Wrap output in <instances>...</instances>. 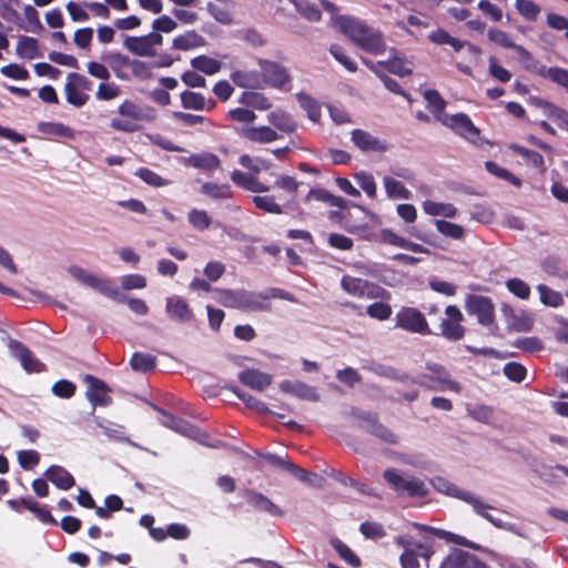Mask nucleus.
I'll return each mask as SVG.
<instances>
[{
	"label": "nucleus",
	"instance_id": "29",
	"mask_svg": "<svg viewBox=\"0 0 568 568\" xmlns=\"http://www.w3.org/2000/svg\"><path fill=\"white\" fill-rule=\"evenodd\" d=\"M184 163L203 171H214L220 166L219 158L211 153L191 155L184 160Z\"/></svg>",
	"mask_w": 568,
	"mask_h": 568
},
{
	"label": "nucleus",
	"instance_id": "28",
	"mask_svg": "<svg viewBox=\"0 0 568 568\" xmlns=\"http://www.w3.org/2000/svg\"><path fill=\"white\" fill-rule=\"evenodd\" d=\"M240 103L247 108H252L258 111H266L272 108V103L263 93L254 91H245L240 97Z\"/></svg>",
	"mask_w": 568,
	"mask_h": 568
},
{
	"label": "nucleus",
	"instance_id": "30",
	"mask_svg": "<svg viewBox=\"0 0 568 568\" xmlns=\"http://www.w3.org/2000/svg\"><path fill=\"white\" fill-rule=\"evenodd\" d=\"M383 184L385 187V192L389 199L407 200L410 197V192L404 185V183L392 178V176H388V175L384 176Z\"/></svg>",
	"mask_w": 568,
	"mask_h": 568
},
{
	"label": "nucleus",
	"instance_id": "39",
	"mask_svg": "<svg viewBox=\"0 0 568 568\" xmlns=\"http://www.w3.org/2000/svg\"><path fill=\"white\" fill-rule=\"evenodd\" d=\"M296 98L301 106L307 112L310 120L318 122L321 119V105L318 102L306 93H298Z\"/></svg>",
	"mask_w": 568,
	"mask_h": 568
},
{
	"label": "nucleus",
	"instance_id": "54",
	"mask_svg": "<svg viewBox=\"0 0 568 568\" xmlns=\"http://www.w3.org/2000/svg\"><path fill=\"white\" fill-rule=\"evenodd\" d=\"M189 222L192 224L193 227L204 231L209 229L211 225V219L207 215V213L203 210H192L189 213Z\"/></svg>",
	"mask_w": 568,
	"mask_h": 568
},
{
	"label": "nucleus",
	"instance_id": "26",
	"mask_svg": "<svg viewBox=\"0 0 568 568\" xmlns=\"http://www.w3.org/2000/svg\"><path fill=\"white\" fill-rule=\"evenodd\" d=\"M231 179L235 184L251 192L263 193L268 191V186L260 182L255 176L243 173L241 171H234L231 175Z\"/></svg>",
	"mask_w": 568,
	"mask_h": 568
},
{
	"label": "nucleus",
	"instance_id": "25",
	"mask_svg": "<svg viewBox=\"0 0 568 568\" xmlns=\"http://www.w3.org/2000/svg\"><path fill=\"white\" fill-rule=\"evenodd\" d=\"M267 121L277 130L284 133H292L296 130L297 124L293 118L283 110H275L267 114Z\"/></svg>",
	"mask_w": 568,
	"mask_h": 568
},
{
	"label": "nucleus",
	"instance_id": "27",
	"mask_svg": "<svg viewBox=\"0 0 568 568\" xmlns=\"http://www.w3.org/2000/svg\"><path fill=\"white\" fill-rule=\"evenodd\" d=\"M393 57L388 60L379 61L378 64L388 70L389 72L405 77L412 73L410 63L403 57H399L395 50H392Z\"/></svg>",
	"mask_w": 568,
	"mask_h": 568
},
{
	"label": "nucleus",
	"instance_id": "12",
	"mask_svg": "<svg viewBox=\"0 0 568 568\" xmlns=\"http://www.w3.org/2000/svg\"><path fill=\"white\" fill-rule=\"evenodd\" d=\"M446 320L440 323L442 335L450 341H458L464 337L465 328L460 325L464 316L456 306H447L445 310Z\"/></svg>",
	"mask_w": 568,
	"mask_h": 568
},
{
	"label": "nucleus",
	"instance_id": "5",
	"mask_svg": "<svg viewBox=\"0 0 568 568\" xmlns=\"http://www.w3.org/2000/svg\"><path fill=\"white\" fill-rule=\"evenodd\" d=\"M396 542L404 548V552L400 556L403 568H418L422 561L427 565L433 555L430 547L415 544L409 538L399 537L396 539Z\"/></svg>",
	"mask_w": 568,
	"mask_h": 568
},
{
	"label": "nucleus",
	"instance_id": "63",
	"mask_svg": "<svg viewBox=\"0 0 568 568\" xmlns=\"http://www.w3.org/2000/svg\"><path fill=\"white\" fill-rule=\"evenodd\" d=\"M488 38L491 42L503 47L513 49L515 47V42L511 41L508 33L498 29H490L488 31Z\"/></svg>",
	"mask_w": 568,
	"mask_h": 568
},
{
	"label": "nucleus",
	"instance_id": "17",
	"mask_svg": "<svg viewBox=\"0 0 568 568\" xmlns=\"http://www.w3.org/2000/svg\"><path fill=\"white\" fill-rule=\"evenodd\" d=\"M282 392L292 394L300 399L318 402L321 396L317 389L300 381H284L280 383Z\"/></svg>",
	"mask_w": 568,
	"mask_h": 568
},
{
	"label": "nucleus",
	"instance_id": "11",
	"mask_svg": "<svg viewBox=\"0 0 568 568\" xmlns=\"http://www.w3.org/2000/svg\"><path fill=\"white\" fill-rule=\"evenodd\" d=\"M397 326L418 334H429V327L425 316L417 310L407 307L399 311L396 315Z\"/></svg>",
	"mask_w": 568,
	"mask_h": 568
},
{
	"label": "nucleus",
	"instance_id": "19",
	"mask_svg": "<svg viewBox=\"0 0 568 568\" xmlns=\"http://www.w3.org/2000/svg\"><path fill=\"white\" fill-rule=\"evenodd\" d=\"M241 135L251 142L267 144L276 141L280 135L271 126H245L241 130Z\"/></svg>",
	"mask_w": 568,
	"mask_h": 568
},
{
	"label": "nucleus",
	"instance_id": "43",
	"mask_svg": "<svg viewBox=\"0 0 568 568\" xmlns=\"http://www.w3.org/2000/svg\"><path fill=\"white\" fill-rule=\"evenodd\" d=\"M293 3L297 11L308 21L317 22L321 20L322 13L315 4L306 0H293Z\"/></svg>",
	"mask_w": 568,
	"mask_h": 568
},
{
	"label": "nucleus",
	"instance_id": "64",
	"mask_svg": "<svg viewBox=\"0 0 568 568\" xmlns=\"http://www.w3.org/2000/svg\"><path fill=\"white\" fill-rule=\"evenodd\" d=\"M331 54L343 64L348 71L355 72L357 70V65L354 61H352L344 52V50L337 45L333 44L329 48Z\"/></svg>",
	"mask_w": 568,
	"mask_h": 568
},
{
	"label": "nucleus",
	"instance_id": "8",
	"mask_svg": "<svg viewBox=\"0 0 568 568\" xmlns=\"http://www.w3.org/2000/svg\"><path fill=\"white\" fill-rule=\"evenodd\" d=\"M68 272L78 282L88 285L109 297L114 298L119 294L118 290L113 287L109 280L98 277L80 266H70Z\"/></svg>",
	"mask_w": 568,
	"mask_h": 568
},
{
	"label": "nucleus",
	"instance_id": "55",
	"mask_svg": "<svg viewBox=\"0 0 568 568\" xmlns=\"http://www.w3.org/2000/svg\"><path fill=\"white\" fill-rule=\"evenodd\" d=\"M355 180L368 196L374 197L376 195L377 185L373 175L366 172H359L355 174Z\"/></svg>",
	"mask_w": 568,
	"mask_h": 568
},
{
	"label": "nucleus",
	"instance_id": "35",
	"mask_svg": "<svg viewBox=\"0 0 568 568\" xmlns=\"http://www.w3.org/2000/svg\"><path fill=\"white\" fill-rule=\"evenodd\" d=\"M420 529L425 530V531H429L434 535H436L437 537L442 538V539H446L450 542H454V544H457V545H462V546H466L468 548H471V549H478L479 546L471 542V541H468L466 538L459 536V535H455L453 532H449V531H446V530H442V529H438V528H434V527H428V526H418Z\"/></svg>",
	"mask_w": 568,
	"mask_h": 568
},
{
	"label": "nucleus",
	"instance_id": "42",
	"mask_svg": "<svg viewBox=\"0 0 568 568\" xmlns=\"http://www.w3.org/2000/svg\"><path fill=\"white\" fill-rule=\"evenodd\" d=\"M514 152L518 153L523 158L527 160V163L532 165L534 168L539 169L541 172H545L544 158L541 154L536 151L528 150L518 144H511L509 146Z\"/></svg>",
	"mask_w": 568,
	"mask_h": 568
},
{
	"label": "nucleus",
	"instance_id": "13",
	"mask_svg": "<svg viewBox=\"0 0 568 568\" xmlns=\"http://www.w3.org/2000/svg\"><path fill=\"white\" fill-rule=\"evenodd\" d=\"M258 65L264 81L273 88L282 89L291 81L287 70L276 62L260 59Z\"/></svg>",
	"mask_w": 568,
	"mask_h": 568
},
{
	"label": "nucleus",
	"instance_id": "57",
	"mask_svg": "<svg viewBox=\"0 0 568 568\" xmlns=\"http://www.w3.org/2000/svg\"><path fill=\"white\" fill-rule=\"evenodd\" d=\"M229 118L233 121L241 123H252L256 119L254 111L243 105L241 108L231 109L227 113Z\"/></svg>",
	"mask_w": 568,
	"mask_h": 568
},
{
	"label": "nucleus",
	"instance_id": "1",
	"mask_svg": "<svg viewBox=\"0 0 568 568\" xmlns=\"http://www.w3.org/2000/svg\"><path fill=\"white\" fill-rule=\"evenodd\" d=\"M336 23L338 29L362 50L376 55L386 51V42L379 30L358 19L344 16L337 17Z\"/></svg>",
	"mask_w": 568,
	"mask_h": 568
},
{
	"label": "nucleus",
	"instance_id": "7",
	"mask_svg": "<svg viewBox=\"0 0 568 568\" xmlns=\"http://www.w3.org/2000/svg\"><path fill=\"white\" fill-rule=\"evenodd\" d=\"M163 42V37L158 32H151L143 37H125L123 45L138 57H154L156 48Z\"/></svg>",
	"mask_w": 568,
	"mask_h": 568
},
{
	"label": "nucleus",
	"instance_id": "47",
	"mask_svg": "<svg viewBox=\"0 0 568 568\" xmlns=\"http://www.w3.org/2000/svg\"><path fill=\"white\" fill-rule=\"evenodd\" d=\"M332 546L338 555L353 567H359V558L352 551V549L338 539L332 540Z\"/></svg>",
	"mask_w": 568,
	"mask_h": 568
},
{
	"label": "nucleus",
	"instance_id": "37",
	"mask_svg": "<svg viewBox=\"0 0 568 568\" xmlns=\"http://www.w3.org/2000/svg\"><path fill=\"white\" fill-rule=\"evenodd\" d=\"M536 288L540 295V302L544 305L550 306V307H559L560 305H562L564 297L559 292H557L544 284L537 285Z\"/></svg>",
	"mask_w": 568,
	"mask_h": 568
},
{
	"label": "nucleus",
	"instance_id": "58",
	"mask_svg": "<svg viewBox=\"0 0 568 568\" xmlns=\"http://www.w3.org/2000/svg\"><path fill=\"white\" fill-rule=\"evenodd\" d=\"M275 186L290 195H295L300 187V182L290 175H278L275 180Z\"/></svg>",
	"mask_w": 568,
	"mask_h": 568
},
{
	"label": "nucleus",
	"instance_id": "49",
	"mask_svg": "<svg viewBox=\"0 0 568 568\" xmlns=\"http://www.w3.org/2000/svg\"><path fill=\"white\" fill-rule=\"evenodd\" d=\"M120 92L119 85L104 81L99 84L95 97L98 100L110 101L116 99Z\"/></svg>",
	"mask_w": 568,
	"mask_h": 568
},
{
	"label": "nucleus",
	"instance_id": "23",
	"mask_svg": "<svg viewBox=\"0 0 568 568\" xmlns=\"http://www.w3.org/2000/svg\"><path fill=\"white\" fill-rule=\"evenodd\" d=\"M422 207L424 212L430 216H443L453 219L457 215V207L452 203L436 202L426 200L423 202Z\"/></svg>",
	"mask_w": 568,
	"mask_h": 568
},
{
	"label": "nucleus",
	"instance_id": "34",
	"mask_svg": "<svg viewBox=\"0 0 568 568\" xmlns=\"http://www.w3.org/2000/svg\"><path fill=\"white\" fill-rule=\"evenodd\" d=\"M537 73L546 79H549L550 81L557 83L558 85H561L566 89H568V70L552 67V68H546L541 65Z\"/></svg>",
	"mask_w": 568,
	"mask_h": 568
},
{
	"label": "nucleus",
	"instance_id": "53",
	"mask_svg": "<svg viewBox=\"0 0 568 568\" xmlns=\"http://www.w3.org/2000/svg\"><path fill=\"white\" fill-rule=\"evenodd\" d=\"M251 503L258 509L267 511L273 516H281L282 510L273 504L270 499L265 498L260 494H254L251 497Z\"/></svg>",
	"mask_w": 568,
	"mask_h": 568
},
{
	"label": "nucleus",
	"instance_id": "14",
	"mask_svg": "<svg viewBox=\"0 0 568 568\" xmlns=\"http://www.w3.org/2000/svg\"><path fill=\"white\" fill-rule=\"evenodd\" d=\"M434 488L447 496H452L458 499H462L473 506L474 509H480L483 505L480 504V499L473 496L470 493L465 491L454 485L453 483L448 481L447 479L443 477H436L432 481Z\"/></svg>",
	"mask_w": 568,
	"mask_h": 568
},
{
	"label": "nucleus",
	"instance_id": "20",
	"mask_svg": "<svg viewBox=\"0 0 568 568\" xmlns=\"http://www.w3.org/2000/svg\"><path fill=\"white\" fill-rule=\"evenodd\" d=\"M239 378L244 385L257 392H263L273 382L272 375L257 369L243 371Z\"/></svg>",
	"mask_w": 568,
	"mask_h": 568
},
{
	"label": "nucleus",
	"instance_id": "15",
	"mask_svg": "<svg viewBox=\"0 0 568 568\" xmlns=\"http://www.w3.org/2000/svg\"><path fill=\"white\" fill-rule=\"evenodd\" d=\"M352 141L359 150L364 152L382 153L389 149V145L385 140H381L369 132L359 129L352 132Z\"/></svg>",
	"mask_w": 568,
	"mask_h": 568
},
{
	"label": "nucleus",
	"instance_id": "21",
	"mask_svg": "<svg viewBox=\"0 0 568 568\" xmlns=\"http://www.w3.org/2000/svg\"><path fill=\"white\" fill-rule=\"evenodd\" d=\"M119 114L133 121H154L156 113L151 108L141 109L131 101H124L119 105Z\"/></svg>",
	"mask_w": 568,
	"mask_h": 568
},
{
	"label": "nucleus",
	"instance_id": "59",
	"mask_svg": "<svg viewBox=\"0 0 568 568\" xmlns=\"http://www.w3.org/2000/svg\"><path fill=\"white\" fill-rule=\"evenodd\" d=\"M507 288L517 297L527 300L530 295V287L519 278H510L506 282Z\"/></svg>",
	"mask_w": 568,
	"mask_h": 568
},
{
	"label": "nucleus",
	"instance_id": "24",
	"mask_svg": "<svg viewBox=\"0 0 568 568\" xmlns=\"http://www.w3.org/2000/svg\"><path fill=\"white\" fill-rule=\"evenodd\" d=\"M166 311L171 318L180 322H187L193 317L192 311L186 302L179 297H170L166 300Z\"/></svg>",
	"mask_w": 568,
	"mask_h": 568
},
{
	"label": "nucleus",
	"instance_id": "16",
	"mask_svg": "<svg viewBox=\"0 0 568 568\" xmlns=\"http://www.w3.org/2000/svg\"><path fill=\"white\" fill-rule=\"evenodd\" d=\"M443 122L469 141H475L479 135V130L471 123L466 114L460 113L445 116Z\"/></svg>",
	"mask_w": 568,
	"mask_h": 568
},
{
	"label": "nucleus",
	"instance_id": "52",
	"mask_svg": "<svg viewBox=\"0 0 568 568\" xmlns=\"http://www.w3.org/2000/svg\"><path fill=\"white\" fill-rule=\"evenodd\" d=\"M485 168L489 173L494 174L495 176L506 180V181H509L511 184H514L516 186L520 185V180L518 178H516L508 170L499 166L495 162H491V161L486 162Z\"/></svg>",
	"mask_w": 568,
	"mask_h": 568
},
{
	"label": "nucleus",
	"instance_id": "32",
	"mask_svg": "<svg viewBox=\"0 0 568 568\" xmlns=\"http://www.w3.org/2000/svg\"><path fill=\"white\" fill-rule=\"evenodd\" d=\"M47 477L61 489H69L74 485L73 477L62 467L53 466L47 471Z\"/></svg>",
	"mask_w": 568,
	"mask_h": 568
},
{
	"label": "nucleus",
	"instance_id": "36",
	"mask_svg": "<svg viewBox=\"0 0 568 568\" xmlns=\"http://www.w3.org/2000/svg\"><path fill=\"white\" fill-rule=\"evenodd\" d=\"M470 558V554L455 550L442 562L440 568H469Z\"/></svg>",
	"mask_w": 568,
	"mask_h": 568
},
{
	"label": "nucleus",
	"instance_id": "3",
	"mask_svg": "<svg viewBox=\"0 0 568 568\" xmlns=\"http://www.w3.org/2000/svg\"><path fill=\"white\" fill-rule=\"evenodd\" d=\"M383 476L399 496L424 497L428 493L423 480L413 476H403L396 469H386Z\"/></svg>",
	"mask_w": 568,
	"mask_h": 568
},
{
	"label": "nucleus",
	"instance_id": "44",
	"mask_svg": "<svg viewBox=\"0 0 568 568\" xmlns=\"http://www.w3.org/2000/svg\"><path fill=\"white\" fill-rule=\"evenodd\" d=\"M253 203L260 210H263L267 213L273 214H282V206L275 201L274 196L270 195H257L253 197Z\"/></svg>",
	"mask_w": 568,
	"mask_h": 568
},
{
	"label": "nucleus",
	"instance_id": "45",
	"mask_svg": "<svg viewBox=\"0 0 568 568\" xmlns=\"http://www.w3.org/2000/svg\"><path fill=\"white\" fill-rule=\"evenodd\" d=\"M516 9L527 20L534 21L541 12L540 7L531 0H516Z\"/></svg>",
	"mask_w": 568,
	"mask_h": 568
},
{
	"label": "nucleus",
	"instance_id": "46",
	"mask_svg": "<svg viewBox=\"0 0 568 568\" xmlns=\"http://www.w3.org/2000/svg\"><path fill=\"white\" fill-rule=\"evenodd\" d=\"M287 470L292 471L301 480L310 484L311 486L321 487L323 485L324 479L321 476L314 473H308L294 464H287Z\"/></svg>",
	"mask_w": 568,
	"mask_h": 568
},
{
	"label": "nucleus",
	"instance_id": "51",
	"mask_svg": "<svg viewBox=\"0 0 568 568\" xmlns=\"http://www.w3.org/2000/svg\"><path fill=\"white\" fill-rule=\"evenodd\" d=\"M181 102L183 108L192 110H202L205 105L204 98L201 94L192 91H184L181 94Z\"/></svg>",
	"mask_w": 568,
	"mask_h": 568
},
{
	"label": "nucleus",
	"instance_id": "61",
	"mask_svg": "<svg viewBox=\"0 0 568 568\" xmlns=\"http://www.w3.org/2000/svg\"><path fill=\"white\" fill-rule=\"evenodd\" d=\"M136 175L142 179L145 183L154 187H161L169 184V181L160 176L158 173L149 169H140Z\"/></svg>",
	"mask_w": 568,
	"mask_h": 568
},
{
	"label": "nucleus",
	"instance_id": "22",
	"mask_svg": "<svg viewBox=\"0 0 568 568\" xmlns=\"http://www.w3.org/2000/svg\"><path fill=\"white\" fill-rule=\"evenodd\" d=\"M11 348L14 356L20 361L21 365L27 372H41L44 366L37 358H34L31 352L18 342L11 343Z\"/></svg>",
	"mask_w": 568,
	"mask_h": 568
},
{
	"label": "nucleus",
	"instance_id": "56",
	"mask_svg": "<svg viewBox=\"0 0 568 568\" xmlns=\"http://www.w3.org/2000/svg\"><path fill=\"white\" fill-rule=\"evenodd\" d=\"M392 313V307L383 302L373 303L367 307V314L372 318H376L378 321H385L389 318Z\"/></svg>",
	"mask_w": 568,
	"mask_h": 568
},
{
	"label": "nucleus",
	"instance_id": "6",
	"mask_svg": "<svg viewBox=\"0 0 568 568\" xmlns=\"http://www.w3.org/2000/svg\"><path fill=\"white\" fill-rule=\"evenodd\" d=\"M341 284L348 294L361 298L389 297V293L385 288L362 278L344 276Z\"/></svg>",
	"mask_w": 568,
	"mask_h": 568
},
{
	"label": "nucleus",
	"instance_id": "41",
	"mask_svg": "<svg viewBox=\"0 0 568 568\" xmlns=\"http://www.w3.org/2000/svg\"><path fill=\"white\" fill-rule=\"evenodd\" d=\"M435 226L440 234L454 240H460L465 235V229L462 225L445 220H436Z\"/></svg>",
	"mask_w": 568,
	"mask_h": 568
},
{
	"label": "nucleus",
	"instance_id": "18",
	"mask_svg": "<svg viewBox=\"0 0 568 568\" xmlns=\"http://www.w3.org/2000/svg\"><path fill=\"white\" fill-rule=\"evenodd\" d=\"M84 381L89 384L87 397L93 406H105L110 403V398L106 395L110 389L104 382L92 375H85Z\"/></svg>",
	"mask_w": 568,
	"mask_h": 568
},
{
	"label": "nucleus",
	"instance_id": "2",
	"mask_svg": "<svg viewBox=\"0 0 568 568\" xmlns=\"http://www.w3.org/2000/svg\"><path fill=\"white\" fill-rule=\"evenodd\" d=\"M215 300L225 307L240 308L246 312L271 311L270 297L286 298L293 301L283 291L274 290L271 295L247 291L214 290Z\"/></svg>",
	"mask_w": 568,
	"mask_h": 568
},
{
	"label": "nucleus",
	"instance_id": "50",
	"mask_svg": "<svg viewBox=\"0 0 568 568\" xmlns=\"http://www.w3.org/2000/svg\"><path fill=\"white\" fill-rule=\"evenodd\" d=\"M131 366L134 371L149 372L155 366V359L151 355L135 353L131 358Z\"/></svg>",
	"mask_w": 568,
	"mask_h": 568
},
{
	"label": "nucleus",
	"instance_id": "48",
	"mask_svg": "<svg viewBox=\"0 0 568 568\" xmlns=\"http://www.w3.org/2000/svg\"><path fill=\"white\" fill-rule=\"evenodd\" d=\"M233 82L241 88H255L258 85V78L248 71H235L232 74Z\"/></svg>",
	"mask_w": 568,
	"mask_h": 568
},
{
	"label": "nucleus",
	"instance_id": "40",
	"mask_svg": "<svg viewBox=\"0 0 568 568\" xmlns=\"http://www.w3.org/2000/svg\"><path fill=\"white\" fill-rule=\"evenodd\" d=\"M191 64L194 69L210 75L217 73L221 69V63L217 60L206 55L192 59Z\"/></svg>",
	"mask_w": 568,
	"mask_h": 568
},
{
	"label": "nucleus",
	"instance_id": "31",
	"mask_svg": "<svg viewBox=\"0 0 568 568\" xmlns=\"http://www.w3.org/2000/svg\"><path fill=\"white\" fill-rule=\"evenodd\" d=\"M203 45H205V39L195 31L185 32L173 40V47L179 50H191Z\"/></svg>",
	"mask_w": 568,
	"mask_h": 568
},
{
	"label": "nucleus",
	"instance_id": "4",
	"mask_svg": "<svg viewBox=\"0 0 568 568\" xmlns=\"http://www.w3.org/2000/svg\"><path fill=\"white\" fill-rule=\"evenodd\" d=\"M92 89V82L80 73H69L65 79L63 91L68 103L81 108L90 99L89 92Z\"/></svg>",
	"mask_w": 568,
	"mask_h": 568
},
{
	"label": "nucleus",
	"instance_id": "60",
	"mask_svg": "<svg viewBox=\"0 0 568 568\" xmlns=\"http://www.w3.org/2000/svg\"><path fill=\"white\" fill-rule=\"evenodd\" d=\"M201 192L215 200L230 196V187L227 185H219L215 183L203 184Z\"/></svg>",
	"mask_w": 568,
	"mask_h": 568
},
{
	"label": "nucleus",
	"instance_id": "10",
	"mask_svg": "<svg viewBox=\"0 0 568 568\" xmlns=\"http://www.w3.org/2000/svg\"><path fill=\"white\" fill-rule=\"evenodd\" d=\"M430 372L429 375H424V378L427 379L430 384L429 387L437 392H453L459 393L462 387L458 382L453 381L450 378L449 373L445 367L438 364H432L427 366Z\"/></svg>",
	"mask_w": 568,
	"mask_h": 568
},
{
	"label": "nucleus",
	"instance_id": "38",
	"mask_svg": "<svg viewBox=\"0 0 568 568\" xmlns=\"http://www.w3.org/2000/svg\"><path fill=\"white\" fill-rule=\"evenodd\" d=\"M311 200L326 202L332 206H337V207H342V209L345 207L344 199L335 196L323 189L311 190L308 192V194L306 195L305 201H311Z\"/></svg>",
	"mask_w": 568,
	"mask_h": 568
},
{
	"label": "nucleus",
	"instance_id": "33",
	"mask_svg": "<svg viewBox=\"0 0 568 568\" xmlns=\"http://www.w3.org/2000/svg\"><path fill=\"white\" fill-rule=\"evenodd\" d=\"M17 54L22 59L32 60L40 55L38 41L31 37H21L17 43Z\"/></svg>",
	"mask_w": 568,
	"mask_h": 568
},
{
	"label": "nucleus",
	"instance_id": "9",
	"mask_svg": "<svg viewBox=\"0 0 568 568\" xmlns=\"http://www.w3.org/2000/svg\"><path fill=\"white\" fill-rule=\"evenodd\" d=\"M465 307L483 325H490L495 318V307L491 301L486 296L469 295L466 298Z\"/></svg>",
	"mask_w": 568,
	"mask_h": 568
},
{
	"label": "nucleus",
	"instance_id": "62",
	"mask_svg": "<svg viewBox=\"0 0 568 568\" xmlns=\"http://www.w3.org/2000/svg\"><path fill=\"white\" fill-rule=\"evenodd\" d=\"M40 131L51 135L72 138V130L60 123H42L40 124Z\"/></svg>",
	"mask_w": 568,
	"mask_h": 568
}]
</instances>
